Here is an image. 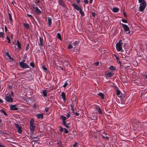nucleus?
Masks as SVG:
<instances>
[{
  "label": "nucleus",
  "mask_w": 147,
  "mask_h": 147,
  "mask_svg": "<svg viewBox=\"0 0 147 147\" xmlns=\"http://www.w3.org/2000/svg\"><path fill=\"white\" fill-rule=\"evenodd\" d=\"M102 99H103L104 98V95L102 92H100L97 94Z\"/></svg>",
  "instance_id": "6ab92c4d"
},
{
  "label": "nucleus",
  "mask_w": 147,
  "mask_h": 147,
  "mask_svg": "<svg viewBox=\"0 0 147 147\" xmlns=\"http://www.w3.org/2000/svg\"><path fill=\"white\" fill-rule=\"evenodd\" d=\"M62 122H63L62 124L63 125H65L66 123H67L66 122V121H62Z\"/></svg>",
  "instance_id": "864d4df0"
},
{
  "label": "nucleus",
  "mask_w": 147,
  "mask_h": 147,
  "mask_svg": "<svg viewBox=\"0 0 147 147\" xmlns=\"http://www.w3.org/2000/svg\"><path fill=\"white\" fill-rule=\"evenodd\" d=\"M123 14L124 16H125V17H127V15H126V13L125 11H123Z\"/></svg>",
  "instance_id": "09e8293b"
},
{
  "label": "nucleus",
  "mask_w": 147,
  "mask_h": 147,
  "mask_svg": "<svg viewBox=\"0 0 147 147\" xmlns=\"http://www.w3.org/2000/svg\"><path fill=\"white\" fill-rule=\"evenodd\" d=\"M8 14L9 15V19L10 21V23L12 25L13 22V21L12 18V13L11 11H9L8 12Z\"/></svg>",
  "instance_id": "9d476101"
},
{
  "label": "nucleus",
  "mask_w": 147,
  "mask_h": 147,
  "mask_svg": "<svg viewBox=\"0 0 147 147\" xmlns=\"http://www.w3.org/2000/svg\"><path fill=\"white\" fill-rule=\"evenodd\" d=\"M64 133L66 134H67L69 133V131L68 130L65 128H64Z\"/></svg>",
  "instance_id": "37998d69"
},
{
  "label": "nucleus",
  "mask_w": 147,
  "mask_h": 147,
  "mask_svg": "<svg viewBox=\"0 0 147 147\" xmlns=\"http://www.w3.org/2000/svg\"><path fill=\"white\" fill-rule=\"evenodd\" d=\"M3 100L1 99L0 98V103H3Z\"/></svg>",
  "instance_id": "69168bd1"
},
{
  "label": "nucleus",
  "mask_w": 147,
  "mask_h": 147,
  "mask_svg": "<svg viewBox=\"0 0 147 147\" xmlns=\"http://www.w3.org/2000/svg\"><path fill=\"white\" fill-rule=\"evenodd\" d=\"M20 66L23 69H25L29 68V65L26 64V63H19Z\"/></svg>",
  "instance_id": "6e6552de"
},
{
  "label": "nucleus",
  "mask_w": 147,
  "mask_h": 147,
  "mask_svg": "<svg viewBox=\"0 0 147 147\" xmlns=\"http://www.w3.org/2000/svg\"><path fill=\"white\" fill-rule=\"evenodd\" d=\"M78 143L77 142H75L73 145L74 147H76L78 145Z\"/></svg>",
  "instance_id": "49530a36"
},
{
  "label": "nucleus",
  "mask_w": 147,
  "mask_h": 147,
  "mask_svg": "<svg viewBox=\"0 0 147 147\" xmlns=\"http://www.w3.org/2000/svg\"><path fill=\"white\" fill-rule=\"evenodd\" d=\"M77 2V3H79L80 2V0H76Z\"/></svg>",
  "instance_id": "338daca9"
},
{
  "label": "nucleus",
  "mask_w": 147,
  "mask_h": 147,
  "mask_svg": "<svg viewBox=\"0 0 147 147\" xmlns=\"http://www.w3.org/2000/svg\"><path fill=\"white\" fill-rule=\"evenodd\" d=\"M84 2L86 4H88V0H84Z\"/></svg>",
  "instance_id": "8fccbe9b"
},
{
  "label": "nucleus",
  "mask_w": 147,
  "mask_h": 147,
  "mask_svg": "<svg viewBox=\"0 0 147 147\" xmlns=\"http://www.w3.org/2000/svg\"><path fill=\"white\" fill-rule=\"evenodd\" d=\"M8 57L9 58V59H11V60H14V59L13 58L11 57L10 56H8Z\"/></svg>",
  "instance_id": "680f3d73"
},
{
  "label": "nucleus",
  "mask_w": 147,
  "mask_h": 147,
  "mask_svg": "<svg viewBox=\"0 0 147 147\" xmlns=\"http://www.w3.org/2000/svg\"><path fill=\"white\" fill-rule=\"evenodd\" d=\"M95 109L96 111H98L99 114L100 115L102 114V111L100 107L98 106H96L95 108Z\"/></svg>",
  "instance_id": "1a4fd4ad"
},
{
  "label": "nucleus",
  "mask_w": 147,
  "mask_h": 147,
  "mask_svg": "<svg viewBox=\"0 0 147 147\" xmlns=\"http://www.w3.org/2000/svg\"><path fill=\"white\" fill-rule=\"evenodd\" d=\"M27 57V56L26 55V54H24V56L23 57V58L24 59H26V58Z\"/></svg>",
  "instance_id": "bf43d9fd"
},
{
  "label": "nucleus",
  "mask_w": 147,
  "mask_h": 147,
  "mask_svg": "<svg viewBox=\"0 0 147 147\" xmlns=\"http://www.w3.org/2000/svg\"><path fill=\"white\" fill-rule=\"evenodd\" d=\"M24 27L27 29H28L29 28V25L28 24H24Z\"/></svg>",
  "instance_id": "7c9ffc66"
},
{
  "label": "nucleus",
  "mask_w": 147,
  "mask_h": 147,
  "mask_svg": "<svg viewBox=\"0 0 147 147\" xmlns=\"http://www.w3.org/2000/svg\"><path fill=\"white\" fill-rule=\"evenodd\" d=\"M120 24H121L122 26L123 27L124 30L126 34H130L131 32L129 27L128 26L125 24H123L120 23Z\"/></svg>",
  "instance_id": "7ed1b4c3"
},
{
  "label": "nucleus",
  "mask_w": 147,
  "mask_h": 147,
  "mask_svg": "<svg viewBox=\"0 0 147 147\" xmlns=\"http://www.w3.org/2000/svg\"><path fill=\"white\" fill-rule=\"evenodd\" d=\"M121 40L117 43L116 45V47L117 50L119 51L123 52V50L122 47L123 42H121Z\"/></svg>",
  "instance_id": "f03ea898"
},
{
  "label": "nucleus",
  "mask_w": 147,
  "mask_h": 147,
  "mask_svg": "<svg viewBox=\"0 0 147 147\" xmlns=\"http://www.w3.org/2000/svg\"><path fill=\"white\" fill-rule=\"evenodd\" d=\"M80 12L82 16L83 17L84 16V13L83 11L81 9L80 10Z\"/></svg>",
  "instance_id": "cd10ccee"
},
{
  "label": "nucleus",
  "mask_w": 147,
  "mask_h": 147,
  "mask_svg": "<svg viewBox=\"0 0 147 147\" xmlns=\"http://www.w3.org/2000/svg\"><path fill=\"white\" fill-rule=\"evenodd\" d=\"M16 45L17 46L18 50H20L21 49L22 47L21 46V45L18 40H17V43H16Z\"/></svg>",
  "instance_id": "dca6fc26"
},
{
  "label": "nucleus",
  "mask_w": 147,
  "mask_h": 147,
  "mask_svg": "<svg viewBox=\"0 0 147 147\" xmlns=\"http://www.w3.org/2000/svg\"><path fill=\"white\" fill-rule=\"evenodd\" d=\"M34 120L33 119H31L30 122V129L31 132L32 134L34 133L35 129V126L34 124Z\"/></svg>",
  "instance_id": "f257e3e1"
},
{
  "label": "nucleus",
  "mask_w": 147,
  "mask_h": 147,
  "mask_svg": "<svg viewBox=\"0 0 147 147\" xmlns=\"http://www.w3.org/2000/svg\"><path fill=\"white\" fill-rule=\"evenodd\" d=\"M80 43V42L78 41H76L73 42V45L75 47L78 46Z\"/></svg>",
  "instance_id": "393cba45"
},
{
  "label": "nucleus",
  "mask_w": 147,
  "mask_h": 147,
  "mask_svg": "<svg viewBox=\"0 0 147 147\" xmlns=\"http://www.w3.org/2000/svg\"><path fill=\"white\" fill-rule=\"evenodd\" d=\"M102 136L103 138H105L107 139V140H108L109 139V137H108V136H107V134H104L103 135H102Z\"/></svg>",
  "instance_id": "4be33fe9"
},
{
  "label": "nucleus",
  "mask_w": 147,
  "mask_h": 147,
  "mask_svg": "<svg viewBox=\"0 0 147 147\" xmlns=\"http://www.w3.org/2000/svg\"><path fill=\"white\" fill-rule=\"evenodd\" d=\"M15 127L17 129L18 132L19 134H21L22 131V127L18 124H15Z\"/></svg>",
  "instance_id": "0eeeda50"
},
{
  "label": "nucleus",
  "mask_w": 147,
  "mask_h": 147,
  "mask_svg": "<svg viewBox=\"0 0 147 147\" xmlns=\"http://www.w3.org/2000/svg\"><path fill=\"white\" fill-rule=\"evenodd\" d=\"M52 19L51 17H48V26L49 27H50V26L52 24Z\"/></svg>",
  "instance_id": "f3484780"
},
{
  "label": "nucleus",
  "mask_w": 147,
  "mask_h": 147,
  "mask_svg": "<svg viewBox=\"0 0 147 147\" xmlns=\"http://www.w3.org/2000/svg\"><path fill=\"white\" fill-rule=\"evenodd\" d=\"M36 116L38 119H42L43 118V115L42 113H39L36 115Z\"/></svg>",
  "instance_id": "2eb2a0df"
},
{
  "label": "nucleus",
  "mask_w": 147,
  "mask_h": 147,
  "mask_svg": "<svg viewBox=\"0 0 147 147\" xmlns=\"http://www.w3.org/2000/svg\"><path fill=\"white\" fill-rule=\"evenodd\" d=\"M57 38L59 39L60 40H62V38H61V35L59 33H58L57 34Z\"/></svg>",
  "instance_id": "c85d7f7f"
},
{
  "label": "nucleus",
  "mask_w": 147,
  "mask_h": 147,
  "mask_svg": "<svg viewBox=\"0 0 147 147\" xmlns=\"http://www.w3.org/2000/svg\"><path fill=\"white\" fill-rule=\"evenodd\" d=\"M30 65L32 67L34 68L35 66V64L34 62H31L30 63Z\"/></svg>",
  "instance_id": "f704fd0d"
},
{
  "label": "nucleus",
  "mask_w": 147,
  "mask_h": 147,
  "mask_svg": "<svg viewBox=\"0 0 147 147\" xmlns=\"http://www.w3.org/2000/svg\"><path fill=\"white\" fill-rule=\"evenodd\" d=\"M114 57H115V59H116V60L118 61H119V63L120 64H121V62L120 61V59H119V58L115 54H114Z\"/></svg>",
  "instance_id": "a878e982"
},
{
  "label": "nucleus",
  "mask_w": 147,
  "mask_h": 147,
  "mask_svg": "<svg viewBox=\"0 0 147 147\" xmlns=\"http://www.w3.org/2000/svg\"><path fill=\"white\" fill-rule=\"evenodd\" d=\"M59 130L60 131H63V129H64V128H63L61 126H59Z\"/></svg>",
  "instance_id": "a19ab883"
},
{
  "label": "nucleus",
  "mask_w": 147,
  "mask_h": 147,
  "mask_svg": "<svg viewBox=\"0 0 147 147\" xmlns=\"http://www.w3.org/2000/svg\"><path fill=\"white\" fill-rule=\"evenodd\" d=\"M6 38L8 40V42H7L8 43H11V40H10V38H9V37L8 36H6Z\"/></svg>",
  "instance_id": "ea45409f"
},
{
  "label": "nucleus",
  "mask_w": 147,
  "mask_h": 147,
  "mask_svg": "<svg viewBox=\"0 0 147 147\" xmlns=\"http://www.w3.org/2000/svg\"><path fill=\"white\" fill-rule=\"evenodd\" d=\"M16 105H12L9 106L10 110H17L18 108L16 107Z\"/></svg>",
  "instance_id": "ddd939ff"
},
{
  "label": "nucleus",
  "mask_w": 147,
  "mask_h": 147,
  "mask_svg": "<svg viewBox=\"0 0 147 147\" xmlns=\"http://www.w3.org/2000/svg\"><path fill=\"white\" fill-rule=\"evenodd\" d=\"M0 112H1L2 113H3V114L5 115H6V116L7 115V113H6V112L4 110H0Z\"/></svg>",
  "instance_id": "2f4dec72"
},
{
  "label": "nucleus",
  "mask_w": 147,
  "mask_h": 147,
  "mask_svg": "<svg viewBox=\"0 0 147 147\" xmlns=\"http://www.w3.org/2000/svg\"><path fill=\"white\" fill-rule=\"evenodd\" d=\"M124 96L125 95H122L120 96L121 101H122V102L123 101L125 100V97Z\"/></svg>",
  "instance_id": "5701e85b"
},
{
  "label": "nucleus",
  "mask_w": 147,
  "mask_h": 147,
  "mask_svg": "<svg viewBox=\"0 0 147 147\" xmlns=\"http://www.w3.org/2000/svg\"><path fill=\"white\" fill-rule=\"evenodd\" d=\"M42 68L45 71H47V68L45 66H42Z\"/></svg>",
  "instance_id": "e433bc0d"
},
{
  "label": "nucleus",
  "mask_w": 147,
  "mask_h": 147,
  "mask_svg": "<svg viewBox=\"0 0 147 147\" xmlns=\"http://www.w3.org/2000/svg\"><path fill=\"white\" fill-rule=\"evenodd\" d=\"M75 115L76 116H78L79 115V114L77 112H76L75 113Z\"/></svg>",
  "instance_id": "4d7b16f0"
},
{
  "label": "nucleus",
  "mask_w": 147,
  "mask_h": 147,
  "mask_svg": "<svg viewBox=\"0 0 147 147\" xmlns=\"http://www.w3.org/2000/svg\"><path fill=\"white\" fill-rule=\"evenodd\" d=\"M64 125L66 127V128H68L69 127V126H68V125L67 124V123H66L65 125Z\"/></svg>",
  "instance_id": "603ef678"
},
{
  "label": "nucleus",
  "mask_w": 147,
  "mask_h": 147,
  "mask_svg": "<svg viewBox=\"0 0 147 147\" xmlns=\"http://www.w3.org/2000/svg\"><path fill=\"white\" fill-rule=\"evenodd\" d=\"M60 119H61L62 120V121H66V120L67 119V117L63 115H61L60 116Z\"/></svg>",
  "instance_id": "b1692460"
},
{
  "label": "nucleus",
  "mask_w": 147,
  "mask_h": 147,
  "mask_svg": "<svg viewBox=\"0 0 147 147\" xmlns=\"http://www.w3.org/2000/svg\"><path fill=\"white\" fill-rule=\"evenodd\" d=\"M5 100L9 102H12L13 101V99L11 97L10 94H9L8 95L7 94L5 98Z\"/></svg>",
  "instance_id": "423d86ee"
},
{
  "label": "nucleus",
  "mask_w": 147,
  "mask_h": 147,
  "mask_svg": "<svg viewBox=\"0 0 147 147\" xmlns=\"http://www.w3.org/2000/svg\"><path fill=\"white\" fill-rule=\"evenodd\" d=\"M42 93L43 96L45 97H46L47 96V92L46 90H43L42 91Z\"/></svg>",
  "instance_id": "c756f323"
},
{
  "label": "nucleus",
  "mask_w": 147,
  "mask_h": 147,
  "mask_svg": "<svg viewBox=\"0 0 147 147\" xmlns=\"http://www.w3.org/2000/svg\"><path fill=\"white\" fill-rule=\"evenodd\" d=\"M40 2V1L38 0L36 2H34L36 4V5H37L38 3H39Z\"/></svg>",
  "instance_id": "6e6d98bb"
},
{
  "label": "nucleus",
  "mask_w": 147,
  "mask_h": 147,
  "mask_svg": "<svg viewBox=\"0 0 147 147\" xmlns=\"http://www.w3.org/2000/svg\"><path fill=\"white\" fill-rule=\"evenodd\" d=\"M71 116V115H70L69 114V113H67V115H66V117H67V118H69Z\"/></svg>",
  "instance_id": "c03bdc74"
},
{
  "label": "nucleus",
  "mask_w": 147,
  "mask_h": 147,
  "mask_svg": "<svg viewBox=\"0 0 147 147\" xmlns=\"http://www.w3.org/2000/svg\"><path fill=\"white\" fill-rule=\"evenodd\" d=\"M119 9L116 7H113L112 9V11L114 12H117L119 11Z\"/></svg>",
  "instance_id": "aec40b11"
},
{
  "label": "nucleus",
  "mask_w": 147,
  "mask_h": 147,
  "mask_svg": "<svg viewBox=\"0 0 147 147\" xmlns=\"http://www.w3.org/2000/svg\"><path fill=\"white\" fill-rule=\"evenodd\" d=\"M121 92L119 90H117V95H119L121 94Z\"/></svg>",
  "instance_id": "4c0bfd02"
},
{
  "label": "nucleus",
  "mask_w": 147,
  "mask_h": 147,
  "mask_svg": "<svg viewBox=\"0 0 147 147\" xmlns=\"http://www.w3.org/2000/svg\"><path fill=\"white\" fill-rule=\"evenodd\" d=\"M72 6L74 7V8L78 11H79L81 9L76 4L73 3L72 5Z\"/></svg>",
  "instance_id": "4468645a"
},
{
  "label": "nucleus",
  "mask_w": 147,
  "mask_h": 147,
  "mask_svg": "<svg viewBox=\"0 0 147 147\" xmlns=\"http://www.w3.org/2000/svg\"><path fill=\"white\" fill-rule=\"evenodd\" d=\"M92 16L93 17H95V13L94 12H92Z\"/></svg>",
  "instance_id": "5fc2aeb1"
},
{
  "label": "nucleus",
  "mask_w": 147,
  "mask_h": 147,
  "mask_svg": "<svg viewBox=\"0 0 147 147\" xmlns=\"http://www.w3.org/2000/svg\"><path fill=\"white\" fill-rule=\"evenodd\" d=\"M138 2L140 3H146L144 0H138Z\"/></svg>",
  "instance_id": "72a5a7b5"
},
{
  "label": "nucleus",
  "mask_w": 147,
  "mask_h": 147,
  "mask_svg": "<svg viewBox=\"0 0 147 147\" xmlns=\"http://www.w3.org/2000/svg\"><path fill=\"white\" fill-rule=\"evenodd\" d=\"M146 6V3H142L140 4V6L139 7V10L140 11H143Z\"/></svg>",
  "instance_id": "39448f33"
},
{
  "label": "nucleus",
  "mask_w": 147,
  "mask_h": 147,
  "mask_svg": "<svg viewBox=\"0 0 147 147\" xmlns=\"http://www.w3.org/2000/svg\"><path fill=\"white\" fill-rule=\"evenodd\" d=\"M27 15L28 16L31 18H32V15H30V14H27Z\"/></svg>",
  "instance_id": "e2e57ef3"
},
{
  "label": "nucleus",
  "mask_w": 147,
  "mask_h": 147,
  "mask_svg": "<svg viewBox=\"0 0 147 147\" xmlns=\"http://www.w3.org/2000/svg\"><path fill=\"white\" fill-rule=\"evenodd\" d=\"M59 1L60 5L62 6H63L64 4L63 2L62 1V0H59Z\"/></svg>",
  "instance_id": "473e14b6"
},
{
  "label": "nucleus",
  "mask_w": 147,
  "mask_h": 147,
  "mask_svg": "<svg viewBox=\"0 0 147 147\" xmlns=\"http://www.w3.org/2000/svg\"><path fill=\"white\" fill-rule=\"evenodd\" d=\"M116 67L114 66H111L109 67V69L112 70H116Z\"/></svg>",
  "instance_id": "bb28decb"
},
{
  "label": "nucleus",
  "mask_w": 147,
  "mask_h": 147,
  "mask_svg": "<svg viewBox=\"0 0 147 147\" xmlns=\"http://www.w3.org/2000/svg\"><path fill=\"white\" fill-rule=\"evenodd\" d=\"M29 44H27L26 46V48L25 50L26 51H27L29 49Z\"/></svg>",
  "instance_id": "58836bf2"
},
{
  "label": "nucleus",
  "mask_w": 147,
  "mask_h": 147,
  "mask_svg": "<svg viewBox=\"0 0 147 147\" xmlns=\"http://www.w3.org/2000/svg\"><path fill=\"white\" fill-rule=\"evenodd\" d=\"M4 33L0 32V38H3L4 37Z\"/></svg>",
  "instance_id": "c9c22d12"
},
{
  "label": "nucleus",
  "mask_w": 147,
  "mask_h": 147,
  "mask_svg": "<svg viewBox=\"0 0 147 147\" xmlns=\"http://www.w3.org/2000/svg\"><path fill=\"white\" fill-rule=\"evenodd\" d=\"M73 47L72 45H69L67 47V48L68 49H72L73 48Z\"/></svg>",
  "instance_id": "79ce46f5"
},
{
  "label": "nucleus",
  "mask_w": 147,
  "mask_h": 147,
  "mask_svg": "<svg viewBox=\"0 0 147 147\" xmlns=\"http://www.w3.org/2000/svg\"><path fill=\"white\" fill-rule=\"evenodd\" d=\"M11 94L12 96L13 97L14 96V94L13 92H11Z\"/></svg>",
  "instance_id": "0e129e2a"
},
{
  "label": "nucleus",
  "mask_w": 147,
  "mask_h": 147,
  "mask_svg": "<svg viewBox=\"0 0 147 147\" xmlns=\"http://www.w3.org/2000/svg\"><path fill=\"white\" fill-rule=\"evenodd\" d=\"M70 81H71L70 80H67L65 82L64 85L63 86V87L64 88H65L69 84L68 83V82H70Z\"/></svg>",
  "instance_id": "412c9836"
},
{
  "label": "nucleus",
  "mask_w": 147,
  "mask_h": 147,
  "mask_svg": "<svg viewBox=\"0 0 147 147\" xmlns=\"http://www.w3.org/2000/svg\"><path fill=\"white\" fill-rule=\"evenodd\" d=\"M43 39L40 36L39 37V40L38 41V45L40 47H42L43 45Z\"/></svg>",
  "instance_id": "9b49d317"
},
{
  "label": "nucleus",
  "mask_w": 147,
  "mask_h": 147,
  "mask_svg": "<svg viewBox=\"0 0 147 147\" xmlns=\"http://www.w3.org/2000/svg\"><path fill=\"white\" fill-rule=\"evenodd\" d=\"M61 96H62V99H63L64 101H65L66 100L65 98V93L63 92H62L61 93Z\"/></svg>",
  "instance_id": "a211bd4d"
},
{
  "label": "nucleus",
  "mask_w": 147,
  "mask_h": 147,
  "mask_svg": "<svg viewBox=\"0 0 147 147\" xmlns=\"http://www.w3.org/2000/svg\"><path fill=\"white\" fill-rule=\"evenodd\" d=\"M99 64V62L98 61L97 62L94 63V64L96 66H98Z\"/></svg>",
  "instance_id": "de8ad7c7"
},
{
  "label": "nucleus",
  "mask_w": 147,
  "mask_h": 147,
  "mask_svg": "<svg viewBox=\"0 0 147 147\" xmlns=\"http://www.w3.org/2000/svg\"><path fill=\"white\" fill-rule=\"evenodd\" d=\"M121 21L123 23H127V21L125 19H122L121 20Z\"/></svg>",
  "instance_id": "a18cd8bd"
},
{
  "label": "nucleus",
  "mask_w": 147,
  "mask_h": 147,
  "mask_svg": "<svg viewBox=\"0 0 147 147\" xmlns=\"http://www.w3.org/2000/svg\"><path fill=\"white\" fill-rule=\"evenodd\" d=\"M25 59H23L22 61H20V62H19V63H24V62L25 61Z\"/></svg>",
  "instance_id": "13d9d810"
},
{
  "label": "nucleus",
  "mask_w": 147,
  "mask_h": 147,
  "mask_svg": "<svg viewBox=\"0 0 147 147\" xmlns=\"http://www.w3.org/2000/svg\"><path fill=\"white\" fill-rule=\"evenodd\" d=\"M0 147H5L0 143Z\"/></svg>",
  "instance_id": "774afa93"
},
{
  "label": "nucleus",
  "mask_w": 147,
  "mask_h": 147,
  "mask_svg": "<svg viewBox=\"0 0 147 147\" xmlns=\"http://www.w3.org/2000/svg\"><path fill=\"white\" fill-rule=\"evenodd\" d=\"M49 110V109L48 108H46L45 109V111L46 112H47Z\"/></svg>",
  "instance_id": "052dcab7"
},
{
  "label": "nucleus",
  "mask_w": 147,
  "mask_h": 147,
  "mask_svg": "<svg viewBox=\"0 0 147 147\" xmlns=\"http://www.w3.org/2000/svg\"><path fill=\"white\" fill-rule=\"evenodd\" d=\"M33 9L35 10V12L38 15H39L41 13V12L40 9H39L37 6L34 4L32 5Z\"/></svg>",
  "instance_id": "20e7f679"
},
{
  "label": "nucleus",
  "mask_w": 147,
  "mask_h": 147,
  "mask_svg": "<svg viewBox=\"0 0 147 147\" xmlns=\"http://www.w3.org/2000/svg\"><path fill=\"white\" fill-rule=\"evenodd\" d=\"M38 140H33V142H34L35 143H38Z\"/></svg>",
  "instance_id": "3c124183"
},
{
  "label": "nucleus",
  "mask_w": 147,
  "mask_h": 147,
  "mask_svg": "<svg viewBox=\"0 0 147 147\" xmlns=\"http://www.w3.org/2000/svg\"><path fill=\"white\" fill-rule=\"evenodd\" d=\"M114 75V74L112 72H108L105 74L106 77L107 78L108 77H111Z\"/></svg>",
  "instance_id": "f8f14e48"
}]
</instances>
